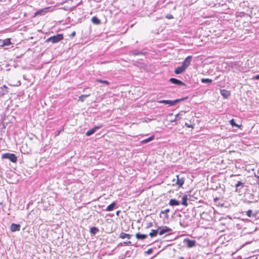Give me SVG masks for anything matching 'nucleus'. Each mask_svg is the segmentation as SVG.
Instances as JSON below:
<instances>
[{
	"mask_svg": "<svg viewBox=\"0 0 259 259\" xmlns=\"http://www.w3.org/2000/svg\"><path fill=\"white\" fill-rule=\"evenodd\" d=\"M132 237V235H131L129 234H126L124 232H121L119 236V237L120 238L122 239H125L126 238H127L128 239H130Z\"/></svg>",
	"mask_w": 259,
	"mask_h": 259,
	"instance_id": "nucleus-16",
	"label": "nucleus"
},
{
	"mask_svg": "<svg viewBox=\"0 0 259 259\" xmlns=\"http://www.w3.org/2000/svg\"><path fill=\"white\" fill-rule=\"evenodd\" d=\"M169 211H170L169 209L167 208L164 210H161L160 212V213H165V218H167L168 217L167 213L169 212Z\"/></svg>",
	"mask_w": 259,
	"mask_h": 259,
	"instance_id": "nucleus-30",
	"label": "nucleus"
},
{
	"mask_svg": "<svg viewBox=\"0 0 259 259\" xmlns=\"http://www.w3.org/2000/svg\"><path fill=\"white\" fill-rule=\"evenodd\" d=\"M30 151H26L27 153H29Z\"/></svg>",
	"mask_w": 259,
	"mask_h": 259,
	"instance_id": "nucleus-51",
	"label": "nucleus"
},
{
	"mask_svg": "<svg viewBox=\"0 0 259 259\" xmlns=\"http://www.w3.org/2000/svg\"><path fill=\"white\" fill-rule=\"evenodd\" d=\"M90 94H87V95H81L79 97V100L78 101H80L81 102H83L85 99L90 96Z\"/></svg>",
	"mask_w": 259,
	"mask_h": 259,
	"instance_id": "nucleus-29",
	"label": "nucleus"
},
{
	"mask_svg": "<svg viewBox=\"0 0 259 259\" xmlns=\"http://www.w3.org/2000/svg\"><path fill=\"white\" fill-rule=\"evenodd\" d=\"M169 204L170 206H178L180 204V202L179 201L175 199H171L170 200L169 202Z\"/></svg>",
	"mask_w": 259,
	"mask_h": 259,
	"instance_id": "nucleus-17",
	"label": "nucleus"
},
{
	"mask_svg": "<svg viewBox=\"0 0 259 259\" xmlns=\"http://www.w3.org/2000/svg\"><path fill=\"white\" fill-rule=\"evenodd\" d=\"M169 81L172 83L178 84L179 85H185L184 82L176 78H171L169 79Z\"/></svg>",
	"mask_w": 259,
	"mask_h": 259,
	"instance_id": "nucleus-9",
	"label": "nucleus"
},
{
	"mask_svg": "<svg viewBox=\"0 0 259 259\" xmlns=\"http://www.w3.org/2000/svg\"><path fill=\"white\" fill-rule=\"evenodd\" d=\"M146 252L148 254H151L153 252V249L152 248H149Z\"/></svg>",
	"mask_w": 259,
	"mask_h": 259,
	"instance_id": "nucleus-37",
	"label": "nucleus"
},
{
	"mask_svg": "<svg viewBox=\"0 0 259 259\" xmlns=\"http://www.w3.org/2000/svg\"><path fill=\"white\" fill-rule=\"evenodd\" d=\"M8 88L6 86V85H4L1 88H0V95H5L8 93Z\"/></svg>",
	"mask_w": 259,
	"mask_h": 259,
	"instance_id": "nucleus-19",
	"label": "nucleus"
},
{
	"mask_svg": "<svg viewBox=\"0 0 259 259\" xmlns=\"http://www.w3.org/2000/svg\"><path fill=\"white\" fill-rule=\"evenodd\" d=\"M21 226L19 224L13 223L10 226V230L12 232H14L16 231H19L20 230Z\"/></svg>",
	"mask_w": 259,
	"mask_h": 259,
	"instance_id": "nucleus-8",
	"label": "nucleus"
},
{
	"mask_svg": "<svg viewBox=\"0 0 259 259\" xmlns=\"http://www.w3.org/2000/svg\"><path fill=\"white\" fill-rule=\"evenodd\" d=\"M153 226V223H149L147 224V226L146 227L147 228H151Z\"/></svg>",
	"mask_w": 259,
	"mask_h": 259,
	"instance_id": "nucleus-38",
	"label": "nucleus"
},
{
	"mask_svg": "<svg viewBox=\"0 0 259 259\" xmlns=\"http://www.w3.org/2000/svg\"><path fill=\"white\" fill-rule=\"evenodd\" d=\"M192 58V56H189L186 57L182 63V65L187 69L190 64Z\"/></svg>",
	"mask_w": 259,
	"mask_h": 259,
	"instance_id": "nucleus-6",
	"label": "nucleus"
},
{
	"mask_svg": "<svg viewBox=\"0 0 259 259\" xmlns=\"http://www.w3.org/2000/svg\"><path fill=\"white\" fill-rule=\"evenodd\" d=\"M188 199V198L187 195H185L183 196L182 197V201L181 204L185 206H188V202H187Z\"/></svg>",
	"mask_w": 259,
	"mask_h": 259,
	"instance_id": "nucleus-25",
	"label": "nucleus"
},
{
	"mask_svg": "<svg viewBox=\"0 0 259 259\" xmlns=\"http://www.w3.org/2000/svg\"><path fill=\"white\" fill-rule=\"evenodd\" d=\"M63 39V35L62 34H58L56 35H54L48 38L46 40L47 42L51 41L53 44L58 42Z\"/></svg>",
	"mask_w": 259,
	"mask_h": 259,
	"instance_id": "nucleus-2",
	"label": "nucleus"
},
{
	"mask_svg": "<svg viewBox=\"0 0 259 259\" xmlns=\"http://www.w3.org/2000/svg\"><path fill=\"white\" fill-rule=\"evenodd\" d=\"M166 18H167V19H172L173 18V16L171 14H169V15H167L166 16Z\"/></svg>",
	"mask_w": 259,
	"mask_h": 259,
	"instance_id": "nucleus-39",
	"label": "nucleus"
},
{
	"mask_svg": "<svg viewBox=\"0 0 259 259\" xmlns=\"http://www.w3.org/2000/svg\"><path fill=\"white\" fill-rule=\"evenodd\" d=\"M158 232L160 235H162L166 233L169 232L171 231V229L169 228L168 227L164 226L162 227H158Z\"/></svg>",
	"mask_w": 259,
	"mask_h": 259,
	"instance_id": "nucleus-5",
	"label": "nucleus"
},
{
	"mask_svg": "<svg viewBox=\"0 0 259 259\" xmlns=\"http://www.w3.org/2000/svg\"><path fill=\"white\" fill-rule=\"evenodd\" d=\"M40 12H39V11H37L35 13V15L36 16V15H38L39 14H40Z\"/></svg>",
	"mask_w": 259,
	"mask_h": 259,
	"instance_id": "nucleus-45",
	"label": "nucleus"
},
{
	"mask_svg": "<svg viewBox=\"0 0 259 259\" xmlns=\"http://www.w3.org/2000/svg\"><path fill=\"white\" fill-rule=\"evenodd\" d=\"M231 67L233 69H235L238 71H242V67H241V65L239 62H234L231 63Z\"/></svg>",
	"mask_w": 259,
	"mask_h": 259,
	"instance_id": "nucleus-10",
	"label": "nucleus"
},
{
	"mask_svg": "<svg viewBox=\"0 0 259 259\" xmlns=\"http://www.w3.org/2000/svg\"><path fill=\"white\" fill-rule=\"evenodd\" d=\"M131 55H132L133 56L138 55L140 54H143V53L141 51H137V52H132L130 53Z\"/></svg>",
	"mask_w": 259,
	"mask_h": 259,
	"instance_id": "nucleus-32",
	"label": "nucleus"
},
{
	"mask_svg": "<svg viewBox=\"0 0 259 259\" xmlns=\"http://www.w3.org/2000/svg\"><path fill=\"white\" fill-rule=\"evenodd\" d=\"M136 237L138 240H144L148 237V235L146 234L137 233L136 234Z\"/></svg>",
	"mask_w": 259,
	"mask_h": 259,
	"instance_id": "nucleus-15",
	"label": "nucleus"
},
{
	"mask_svg": "<svg viewBox=\"0 0 259 259\" xmlns=\"http://www.w3.org/2000/svg\"><path fill=\"white\" fill-rule=\"evenodd\" d=\"M1 119H3V121H5V119H4V118L3 117H1Z\"/></svg>",
	"mask_w": 259,
	"mask_h": 259,
	"instance_id": "nucleus-48",
	"label": "nucleus"
},
{
	"mask_svg": "<svg viewBox=\"0 0 259 259\" xmlns=\"http://www.w3.org/2000/svg\"><path fill=\"white\" fill-rule=\"evenodd\" d=\"M4 45L3 44V39H0V47H3Z\"/></svg>",
	"mask_w": 259,
	"mask_h": 259,
	"instance_id": "nucleus-40",
	"label": "nucleus"
},
{
	"mask_svg": "<svg viewBox=\"0 0 259 259\" xmlns=\"http://www.w3.org/2000/svg\"><path fill=\"white\" fill-rule=\"evenodd\" d=\"M176 179H174L172 180L173 182H175L176 185L178 186L179 187H182L185 182V178L182 176V175H178L176 176Z\"/></svg>",
	"mask_w": 259,
	"mask_h": 259,
	"instance_id": "nucleus-3",
	"label": "nucleus"
},
{
	"mask_svg": "<svg viewBox=\"0 0 259 259\" xmlns=\"http://www.w3.org/2000/svg\"><path fill=\"white\" fill-rule=\"evenodd\" d=\"M173 114H168L167 116H166V120L168 121H169L170 122H174L176 121V119H177V117L180 115V114H176L175 115V118L173 119L171 117L172 115Z\"/></svg>",
	"mask_w": 259,
	"mask_h": 259,
	"instance_id": "nucleus-20",
	"label": "nucleus"
},
{
	"mask_svg": "<svg viewBox=\"0 0 259 259\" xmlns=\"http://www.w3.org/2000/svg\"><path fill=\"white\" fill-rule=\"evenodd\" d=\"M212 82V80L208 78H202L201 82L202 83H211Z\"/></svg>",
	"mask_w": 259,
	"mask_h": 259,
	"instance_id": "nucleus-31",
	"label": "nucleus"
},
{
	"mask_svg": "<svg viewBox=\"0 0 259 259\" xmlns=\"http://www.w3.org/2000/svg\"><path fill=\"white\" fill-rule=\"evenodd\" d=\"M186 125L187 127H192V125H191V124H188V123H186Z\"/></svg>",
	"mask_w": 259,
	"mask_h": 259,
	"instance_id": "nucleus-44",
	"label": "nucleus"
},
{
	"mask_svg": "<svg viewBox=\"0 0 259 259\" xmlns=\"http://www.w3.org/2000/svg\"><path fill=\"white\" fill-rule=\"evenodd\" d=\"M3 44L4 46H8L12 44L11 42V39L9 38H6L5 39H3Z\"/></svg>",
	"mask_w": 259,
	"mask_h": 259,
	"instance_id": "nucleus-28",
	"label": "nucleus"
},
{
	"mask_svg": "<svg viewBox=\"0 0 259 259\" xmlns=\"http://www.w3.org/2000/svg\"><path fill=\"white\" fill-rule=\"evenodd\" d=\"M48 9H49L48 8L42 9L39 10V12H40V14L42 12H46L47 11V10H48Z\"/></svg>",
	"mask_w": 259,
	"mask_h": 259,
	"instance_id": "nucleus-36",
	"label": "nucleus"
},
{
	"mask_svg": "<svg viewBox=\"0 0 259 259\" xmlns=\"http://www.w3.org/2000/svg\"><path fill=\"white\" fill-rule=\"evenodd\" d=\"M91 21L93 24L96 25H99L101 23L100 20L96 16L92 17Z\"/></svg>",
	"mask_w": 259,
	"mask_h": 259,
	"instance_id": "nucleus-24",
	"label": "nucleus"
},
{
	"mask_svg": "<svg viewBox=\"0 0 259 259\" xmlns=\"http://www.w3.org/2000/svg\"><path fill=\"white\" fill-rule=\"evenodd\" d=\"M253 79H259V74H257L252 77Z\"/></svg>",
	"mask_w": 259,
	"mask_h": 259,
	"instance_id": "nucleus-41",
	"label": "nucleus"
},
{
	"mask_svg": "<svg viewBox=\"0 0 259 259\" xmlns=\"http://www.w3.org/2000/svg\"><path fill=\"white\" fill-rule=\"evenodd\" d=\"M116 205H117L116 202L114 201L106 207V208L105 209V210L107 211H112L115 208Z\"/></svg>",
	"mask_w": 259,
	"mask_h": 259,
	"instance_id": "nucleus-14",
	"label": "nucleus"
},
{
	"mask_svg": "<svg viewBox=\"0 0 259 259\" xmlns=\"http://www.w3.org/2000/svg\"><path fill=\"white\" fill-rule=\"evenodd\" d=\"M123 244L125 245H131L132 242L131 241H127L123 242Z\"/></svg>",
	"mask_w": 259,
	"mask_h": 259,
	"instance_id": "nucleus-35",
	"label": "nucleus"
},
{
	"mask_svg": "<svg viewBox=\"0 0 259 259\" xmlns=\"http://www.w3.org/2000/svg\"><path fill=\"white\" fill-rule=\"evenodd\" d=\"M154 139V136H152L149 138L144 139L141 141V143L142 144L148 143L152 141Z\"/></svg>",
	"mask_w": 259,
	"mask_h": 259,
	"instance_id": "nucleus-22",
	"label": "nucleus"
},
{
	"mask_svg": "<svg viewBox=\"0 0 259 259\" xmlns=\"http://www.w3.org/2000/svg\"><path fill=\"white\" fill-rule=\"evenodd\" d=\"M75 34H76L75 32V31H73V32H72L70 34V36H71V37H74V36H75Z\"/></svg>",
	"mask_w": 259,
	"mask_h": 259,
	"instance_id": "nucleus-43",
	"label": "nucleus"
},
{
	"mask_svg": "<svg viewBox=\"0 0 259 259\" xmlns=\"http://www.w3.org/2000/svg\"><path fill=\"white\" fill-rule=\"evenodd\" d=\"M151 119L148 118V120H145L146 122H148L149 121H150Z\"/></svg>",
	"mask_w": 259,
	"mask_h": 259,
	"instance_id": "nucleus-49",
	"label": "nucleus"
},
{
	"mask_svg": "<svg viewBox=\"0 0 259 259\" xmlns=\"http://www.w3.org/2000/svg\"><path fill=\"white\" fill-rule=\"evenodd\" d=\"M218 199V198H217L214 199V201L217 200Z\"/></svg>",
	"mask_w": 259,
	"mask_h": 259,
	"instance_id": "nucleus-50",
	"label": "nucleus"
},
{
	"mask_svg": "<svg viewBox=\"0 0 259 259\" xmlns=\"http://www.w3.org/2000/svg\"><path fill=\"white\" fill-rule=\"evenodd\" d=\"M186 68L182 65V66L177 67L175 70V73L177 74H181L186 70Z\"/></svg>",
	"mask_w": 259,
	"mask_h": 259,
	"instance_id": "nucleus-13",
	"label": "nucleus"
},
{
	"mask_svg": "<svg viewBox=\"0 0 259 259\" xmlns=\"http://www.w3.org/2000/svg\"><path fill=\"white\" fill-rule=\"evenodd\" d=\"M244 186V183L241 181H238L235 184L236 191L240 192V190Z\"/></svg>",
	"mask_w": 259,
	"mask_h": 259,
	"instance_id": "nucleus-12",
	"label": "nucleus"
},
{
	"mask_svg": "<svg viewBox=\"0 0 259 259\" xmlns=\"http://www.w3.org/2000/svg\"><path fill=\"white\" fill-rule=\"evenodd\" d=\"M230 123L233 127L236 126L238 128H240V127L242 126V125L241 124H239L238 123H236L234 119H232L230 120Z\"/></svg>",
	"mask_w": 259,
	"mask_h": 259,
	"instance_id": "nucleus-26",
	"label": "nucleus"
},
{
	"mask_svg": "<svg viewBox=\"0 0 259 259\" xmlns=\"http://www.w3.org/2000/svg\"><path fill=\"white\" fill-rule=\"evenodd\" d=\"M120 213V211L118 210V211H116V215H117V216H118V215H119V213Z\"/></svg>",
	"mask_w": 259,
	"mask_h": 259,
	"instance_id": "nucleus-46",
	"label": "nucleus"
},
{
	"mask_svg": "<svg viewBox=\"0 0 259 259\" xmlns=\"http://www.w3.org/2000/svg\"><path fill=\"white\" fill-rule=\"evenodd\" d=\"M158 234H159L158 229H157L156 230L152 229V230H151V232H150V233H149V236L151 238H152V237L156 236Z\"/></svg>",
	"mask_w": 259,
	"mask_h": 259,
	"instance_id": "nucleus-23",
	"label": "nucleus"
},
{
	"mask_svg": "<svg viewBox=\"0 0 259 259\" xmlns=\"http://www.w3.org/2000/svg\"><path fill=\"white\" fill-rule=\"evenodd\" d=\"M100 128V126H96L88 130L86 133V136H91L93 134H94L97 130L99 129Z\"/></svg>",
	"mask_w": 259,
	"mask_h": 259,
	"instance_id": "nucleus-11",
	"label": "nucleus"
},
{
	"mask_svg": "<svg viewBox=\"0 0 259 259\" xmlns=\"http://www.w3.org/2000/svg\"><path fill=\"white\" fill-rule=\"evenodd\" d=\"M61 131H57L55 133V136H59Z\"/></svg>",
	"mask_w": 259,
	"mask_h": 259,
	"instance_id": "nucleus-42",
	"label": "nucleus"
},
{
	"mask_svg": "<svg viewBox=\"0 0 259 259\" xmlns=\"http://www.w3.org/2000/svg\"><path fill=\"white\" fill-rule=\"evenodd\" d=\"M2 159H7L13 163H16L17 161V157L15 154L6 153H4L2 155Z\"/></svg>",
	"mask_w": 259,
	"mask_h": 259,
	"instance_id": "nucleus-1",
	"label": "nucleus"
},
{
	"mask_svg": "<svg viewBox=\"0 0 259 259\" xmlns=\"http://www.w3.org/2000/svg\"><path fill=\"white\" fill-rule=\"evenodd\" d=\"M183 98L180 99H176L175 100H160L158 102L160 103H164L165 104H169L170 106H172L175 105L176 103H178L180 101L183 100Z\"/></svg>",
	"mask_w": 259,
	"mask_h": 259,
	"instance_id": "nucleus-4",
	"label": "nucleus"
},
{
	"mask_svg": "<svg viewBox=\"0 0 259 259\" xmlns=\"http://www.w3.org/2000/svg\"><path fill=\"white\" fill-rule=\"evenodd\" d=\"M255 177L259 180V176L255 175Z\"/></svg>",
	"mask_w": 259,
	"mask_h": 259,
	"instance_id": "nucleus-47",
	"label": "nucleus"
},
{
	"mask_svg": "<svg viewBox=\"0 0 259 259\" xmlns=\"http://www.w3.org/2000/svg\"><path fill=\"white\" fill-rule=\"evenodd\" d=\"M96 81L99 82H101V83H105V84H106L107 85L109 84V82L107 80H102L101 79H97Z\"/></svg>",
	"mask_w": 259,
	"mask_h": 259,
	"instance_id": "nucleus-33",
	"label": "nucleus"
},
{
	"mask_svg": "<svg viewBox=\"0 0 259 259\" xmlns=\"http://www.w3.org/2000/svg\"><path fill=\"white\" fill-rule=\"evenodd\" d=\"M221 94L222 96L225 98H227L230 95V92L226 90H221Z\"/></svg>",
	"mask_w": 259,
	"mask_h": 259,
	"instance_id": "nucleus-18",
	"label": "nucleus"
},
{
	"mask_svg": "<svg viewBox=\"0 0 259 259\" xmlns=\"http://www.w3.org/2000/svg\"><path fill=\"white\" fill-rule=\"evenodd\" d=\"M184 242L187 245V247L190 248L195 245V241L190 240L189 238H186L184 240Z\"/></svg>",
	"mask_w": 259,
	"mask_h": 259,
	"instance_id": "nucleus-7",
	"label": "nucleus"
},
{
	"mask_svg": "<svg viewBox=\"0 0 259 259\" xmlns=\"http://www.w3.org/2000/svg\"><path fill=\"white\" fill-rule=\"evenodd\" d=\"M252 210L249 209L248 210V211H246V215L248 217H251V214H252Z\"/></svg>",
	"mask_w": 259,
	"mask_h": 259,
	"instance_id": "nucleus-34",
	"label": "nucleus"
},
{
	"mask_svg": "<svg viewBox=\"0 0 259 259\" xmlns=\"http://www.w3.org/2000/svg\"><path fill=\"white\" fill-rule=\"evenodd\" d=\"M99 230L98 228L96 227H92L90 228V232L91 234L95 235L98 232H99Z\"/></svg>",
	"mask_w": 259,
	"mask_h": 259,
	"instance_id": "nucleus-27",
	"label": "nucleus"
},
{
	"mask_svg": "<svg viewBox=\"0 0 259 259\" xmlns=\"http://www.w3.org/2000/svg\"><path fill=\"white\" fill-rule=\"evenodd\" d=\"M248 198L249 200L247 201L248 203H253L257 202V200L254 199V195L252 194H249Z\"/></svg>",
	"mask_w": 259,
	"mask_h": 259,
	"instance_id": "nucleus-21",
	"label": "nucleus"
}]
</instances>
